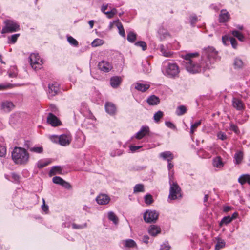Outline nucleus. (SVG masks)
Returning <instances> with one entry per match:
<instances>
[{"label":"nucleus","instance_id":"obj_1","mask_svg":"<svg viewBox=\"0 0 250 250\" xmlns=\"http://www.w3.org/2000/svg\"><path fill=\"white\" fill-rule=\"evenodd\" d=\"M182 56L187 71L191 74H196L200 73L202 68L204 70L209 69L217 59L218 52L213 47L204 48L200 63L198 62L199 54L197 52L187 53Z\"/></svg>","mask_w":250,"mask_h":250},{"label":"nucleus","instance_id":"obj_2","mask_svg":"<svg viewBox=\"0 0 250 250\" xmlns=\"http://www.w3.org/2000/svg\"><path fill=\"white\" fill-rule=\"evenodd\" d=\"M12 159L17 165H26L29 161V154L22 147H15L12 152Z\"/></svg>","mask_w":250,"mask_h":250},{"label":"nucleus","instance_id":"obj_3","mask_svg":"<svg viewBox=\"0 0 250 250\" xmlns=\"http://www.w3.org/2000/svg\"><path fill=\"white\" fill-rule=\"evenodd\" d=\"M169 194L168 199L176 200L182 198L181 189L179 185L176 182L171 183L170 181Z\"/></svg>","mask_w":250,"mask_h":250},{"label":"nucleus","instance_id":"obj_4","mask_svg":"<svg viewBox=\"0 0 250 250\" xmlns=\"http://www.w3.org/2000/svg\"><path fill=\"white\" fill-rule=\"evenodd\" d=\"M4 26L3 27L1 33H12L16 32L20 29V26L14 21L6 20L4 21Z\"/></svg>","mask_w":250,"mask_h":250},{"label":"nucleus","instance_id":"obj_5","mask_svg":"<svg viewBox=\"0 0 250 250\" xmlns=\"http://www.w3.org/2000/svg\"><path fill=\"white\" fill-rule=\"evenodd\" d=\"M179 68L175 63H168L166 67L164 74L171 78H175L178 76Z\"/></svg>","mask_w":250,"mask_h":250},{"label":"nucleus","instance_id":"obj_6","mask_svg":"<svg viewBox=\"0 0 250 250\" xmlns=\"http://www.w3.org/2000/svg\"><path fill=\"white\" fill-rule=\"evenodd\" d=\"M29 58L30 64L34 70H37L41 68L43 62L38 54L32 53Z\"/></svg>","mask_w":250,"mask_h":250},{"label":"nucleus","instance_id":"obj_7","mask_svg":"<svg viewBox=\"0 0 250 250\" xmlns=\"http://www.w3.org/2000/svg\"><path fill=\"white\" fill-rule=\"evenodd\" d=\"M159 215V213L155 210H147L144 213L143 218L146 223H154L157 220Z\"/></svg>","mask_w":250,"mask_h":250},{"label":"nucleus","instance_id":"obj_8","mask_svg":"<svg viewBox=\"0 0 250 250\" xmlns=\"http://www.w3.org/2000/svg\"><path fill=\"white\" fill-rule=\"evenodd\" d=\"M52 141L56 142L58 140L59 143L63 146H65L70 144L71 141V137L69 135L62 134L58 138L57 136L53 135L50 137Z\"/></svg>","mask_w":250,"mask_h":250},{"label":"nucleus","instance_id":"obj_9","mask_svg":"<svg viewBox=\"0 0 250 250\" xmlns=\"http://www.w3.org/2000/svg\"><path fill=\"white\" fill-rule=\"evenodd\" d=\"M47 122L53 126H57L61 125V122L59 119L51 113L48 114Z\"/></svg>","mask_w":250,"mask_h":250},{"label":"nucleus","instance_id":"obj_10","mask_svg":"<svg viewBox=\"0 0 250 250\" xmlns=\"http://www.w3.org/2000/svg\"><path fill=\"white\" fill-rule=\"evenodd\" d=\"M98 66L100 70L104 72H108L113 68L112 64L105 61H102L99 62Z\"/></svg>","mask_w":250,"mask_h":250},{"label":"nucleus","instance_id":"obj_11","mask_svg":"<svg viewBox=\"0 0 250 250\" xmlns=\"http://www.w3.org/2000/svg\"><path fill=\"white\" fill-rule=\"evenodd\" d=\"M105 109L109 115L113 116L116 114L117 112L116 106L112 102H106L105 104Z\"/></svg>","mask_w":250,"mask_h":250},{"label":"nucleus","instance_id":"obj_12","mask_svg":"<svg viewBox=\"0 0 250 250\" xmlns=\"http://www.w3.org/2000/svg\"><path fill=\"white\" fill-rule=\"evenodd\" d=\"M59 91V85L57 83L48 84V94L49 97H53L57 94Z\"/></svg>","mask_w":250,"mask_h":250},{"label":"nucleus","instance_id":"obj_13","mask_svg":"<svg viewBox=\"0 0 250 250\" xmlns=\"http://www.w3.org/2000/svg\"><path fill=\"white\" fill-rule=\"evenodd\" d=\"M1 109L6 112L11 111L15 107L13 103L10 101H5L1 104Z\"/></svg>","mask_w":250,"mask_h":250},{"label":"nucleus","instance_id":"obj_14","mask_svg":"<svg viewBox=\"0 0 250 250\" xmlns=\"http://www.w3.org/2000/svg\"><path fill=\"white\" fill-rule=\"evenodd\" d=\"M232 103L233 107L236 108L237 110H242L245 108L244 103L238 98H233Z\"/></svg>","mask_w":250,"mask_h":250},{"label":"nucleus","instance_id":"obj_15","mask_svg":"<svg viewBox=\"0 0 250 250\" xmlns=\"http://www.w3.org/2000/svg\"><path fill=\"white\" fill-rule=\"evenodd\" d=\"M149 132V127L147 126H143L141 127L140 130L136 134L135 138L137 139H141L148 134Z\"/></svg>","mask_w":250,"mask_h":250},{"label":"nucleus","instance_id":"obj_16","mask_svg":"<svg viewBox=\"0 0 250 250\" xmlns=\"http://www.w3.org/2000/svg\"><path fill=\"white\" fill-rule=\"evenodd\" d=\"M98 204L100 205H105L109 203L110 198L105 194H100L96 198Z\"/></svg>","mask_w":250,"mask_h":250},{"label":"nucleus","instance_id":"obj_17","mask_svg":"<svg viewBox=\"0 0 250 250\" xmlns=\"http://www.w3.org/2000/svg\"><path fill=\"white\" fill-rule=\"evenodd\" d=\"M230 15L226 10H222L219 15V21L220 22H225L229 19Z\"/></svg>","mask_w":250,"mask_h":250},{"label":"nucleus","instance_id":"obj_18","mask_svg":"<svg viewBox=\"0 0 250 250\" xmlns=\"http://www.w3.org/2000/svg\"><path fill=\"white\" fill-rule=\"evenodd\" d=\"M146 102L150 105H156L160 103V100L158 97L152 95L147 98Z\"/></svg>","mask_w":250,"mask_h":250},{"label":"nucleus","instance_id":"obj_19","mask_svg":"<svg viewBox=\"0 0 250 250\" xmlns=\"http://www.w3.org/2000/svg\"><path fill=\"white\" fill-rule=\"evenodd\" d=\"M122 79L119 76H114L110 79V84L113 88H116L121 84Z\"/></svg>","mask_w":250,"mask_h":250},{"label":"nucleus","instance_id":"obj_20","mask_svg":"<svg viewBox=\"0 0 250 250\" xmlns=\"http://www.w3.org/2000/svg\"><path fill=\"white\" fill-rule=\"evenodd\" d=\"M148 232L151 235L155 236L161 232V228L154 225H151L149 228Z\"/></svg>","mask_w":250,"mask_h":250},{"label":"nucleus","instance_id":"obj_21","mask_svg":"<svg viewBox=\"0 0 250 250\" xmlns=\"http://www.w3.org/2000/svg\"><path fill=\"white\" fill-rule=\"evenodd\" d=\"M149 84H143L137 83H135V89L142 92H146L150 87Z\"/></svg>","mask_w":250,"mask_h":250},{"label":"nucleus","instance_id":"obj_22","mask_svg":"<svg viewBox=\"0 0 250 250\" xmlns=\"http://www.w3.org/2000/svg\"><path fill=\"white\" fill-rule=\"evenodd\" d=\"M160 157L164 160H167V162L171 161L174 158L173 154L169 151L161 153L160 154Z\"/></svg>","mask_w":250,"mask_h":250},{"label":"nucleus","instance_id":"obj_23","mask_svg":"<svg viewBox=\"0 0 250 250\" xmlns=\"http://www.w3.org/2000/svg\"><path fill=\"white\" fill-rule=\"evenodd\" d=\"M62 168L61 166H56L53 167L49 171V175L52 176L55 175L57 174H62Z\"/></svg>","mask_w":250,"mask_h":250},{"label":"nucleus","instance_id":"obj_24","mask_svg":"<svg viewBox=\"0 0 250 250\" xmlns=\"http://www.w3.org/2000/svg\"><path fill=\"white\" fill-rule=\"evenodd\" d=\"M238 182L241 185H244L247 183L250 185V175L249 174L241 175L238 179Z\"/></svg>","mask_w":250,"mask_h":250},{"label":"nucleus","instance_id":"obj_25","mask_svg":"<svg viewBox=\"0 0 250 250\" xmlns=\"http://www.w3.org/2000/svg\"><path fill=\"white\" fill-rule=\"evenodd\" d=\"M235 163L239 164L241 163L243 158V153L242 151H237L234 155V157Z\"/></svg>","mask_w":250,"mask_h":250},{"label":"nucleus","instance_id":"obj_26","mask_svg":"<svg viewBox=\"0 0 250 250\" xmlns=\"http://www.w3.org/2000/svg\"><path fill=\"white\" fill-rule=\"evenodd\" d=\"M187 111V109L185 106L180 105L177 107L175 113L178 116H182L185 114Z\"/></svg>","mask_w":250,"mask_h":250},{"label":"nucleus","instance_id":"obj_27","mask_svg":"<svg viewBox=\"0 0 250 250\" xmlns=\"http://www.w3.org/2000/svg\"><path fill=\"white\" fill-rule=\"evenodd\" d=\"M213 165L216 167H221L223 166V163L222 161L221 158L217 156L213 159Z\"/></svg>","mask_w":250,"mask_h":250},{"label":"nucleus","instance_id":"obj_28","mask_svg":"<svg viewBox=\"0 0 250 250\" xmlns=\"http://www.w3.org/2000/svg\"><path fill=\"white\" fill-rule=\"evenodd\" d=\"M161 52L163 55L166 57H172L173 53L169 50H167L164 45H161L160 47Z\"/></svg>","mask_w":250,"mask_h":250},{"label":"nucleus","instance_id":"obj_29","mask_svg":"<svg viewBox=\"0 0 250 250\" xmlns=\"http://www.w3.org/2000/svg\"><path fill=\"white\" fill-rule=\"evenodd\" d=\"M29 151L35 153H42L43 152V149L42 146H34L29 147L28 146H27Z\"/></svg>","mask_w":250,"mask_h":250},{"label":"nucleus","instance_id":"obj_30","mask_svg":"<svg viewBox=\"0 0 250 250\" xmlns=\"http://www.w3.org/2000/svg\"><path fill=\"white\" fill-rule=\"evenodd\" d=\"M217 242L215 245V250H219L225 246V242L220 238H217Z\"/></svg>","mask_w":250,"mask_h":250},{"label":"nucleus","instance_id":"obj_31","mask_svg":"<svg viewBox=\"0 0 250 250\" xmlns=\"http://www.w3.org/2000/svg\"><path fill=\"white\" fill-rule=\"evenodd\" d=\"M145 189H144V185L142 184H136L134 187L133 188V192L134 193L141 192H144Z\"/></svg>","mask_w":250,"mask_h":250},{"label":"nucleus","instance_id":"obj_32","mask_svg":"<svg viewBox=\"0 0 250 250\" xmlns=\"http://www.w3.org/2000/svg\"><path fill=\"white\" fill-rule=\"evenodd\" d=\"M116 26L119 29V34L123 37L125 38V33L124 29L123 26L121 22L118 21L117 22Z\"/></svg>","mask_w":250,"mask_h":250},{"label":"nucleus","instance_id":"obj_33","mask_svg":"<svg viewBox=\"0 0 250 250\" xmlns=\"http://www.w3.org/2000/svg\"><path fill=\"white\" fill-rule=\"evenodd\" d=\"M164 113L161 111H158L156 112L153 116L155 122L158 123L160 121V119L163 117Z\"/></svg>","mask_w":250,"mask_h":250},{"label":"nucleus","instance_id":"obj_34","mask_svg":"<svg viewBox=\"0 0 250 250\" xmlns=\"http://www.w3.org/2000/svg\"><path fill=\"white\" fill-rule=\"evenodd\" d=\"M136 39V34L132 32L129 31L127 36V40L130 42H134Z\"/></svg>","mask_w":250,"mask_h":250},{"label":"nucleus","instance_id":"obj_35","mask_svg":"<svg viewBox=\"0 0 250 250\" xmlns=\"http://www.w3.org/2000/svg\"><path fill=\"white\" fill-rule=\"evenodd\" d=\"M232 34L235 37H236L239 41H240L241 42H243L244 41L245 37L239 31H237V30H234L232 32Z\"/></svg>","mask_w":250,"mask_h":250},{"label":"nucleus","instance_id":"obj_36","mask_svg":"<svg viewBox=\"0 0 250 250\" xmlns=\"http://www.w3.org/2000/svg\"><path fill=\"white\" fill-rule=\"evenodd\" d=\"M125 246L127 248H133L136 246L135 242L132 239L126 240L124 242Z\"/></svg>","mask_w":250,"mask_h":250},{"label":"nucleus","instance_id":"obj_37","mask_svg":"<svg viewBox=\"0 0 250 250\" xmlns=\"http://www.w3.org/2000/svg\"><path fill=\"white\" fill-rule=\"evenodd\" d=\"M108 219L113 221L115 224H117L118 223V218L115 213L113 212H109L108 214Z\"/></svg>","mask_w":250,"mask_h":250},{"label":"nucleus","instance_id":"obj_38","mask_svg":"<svg viewBox=\"0 0 250 250\" xmlns=\"http://www.w3.org/2000/svg\"><path fill=\"white\" fill-rule=\"evenodd\" d=\"M201 124V120L198 121L191 125L190 133L193 134L196 128Z\"/></svg>","mask_w":250,"mask_h":250},{"label":"nucleus","instance_id":"obj_39","mask_svg":"<svg viewBox=\"0 0 250 250\" xmlns=\"http://www.w3.org/2000/svg\"><path fill=\"white\" fill-rule=\"evenodd\" d=\"M104 41L103 40L100 39H96L92 42L91 45L92 47H97L102 45Z\"/></svg>","mask_w":250,"mask_h":250},{"label":"nucleus","instance_id":"obj_40","mask_svg":"<svg viewBox=\"0 0 250 250\" xmlns=\"http://www.w3.org/2000/svg\"><path fill=\"white\" fill-rule=\"evenodd\" d=\"M145 203L147 205H150L153 202L152 196L150 194L146 195L144 197Z\"/></svg>","mask_w":250,"mask_h":250},{"label":"nucleus","instance_id":"obj_41","mask_svg":"<svg viewBox=\"0 0 250 250\" xmlns=\"http://www.w3.org/2000/svg\"><path fill=\"white\" fill-rule=\"evenodd\" d=\"M50 162L51 161L50 160H47L45 161H40L37 163V166L39 168H42L49 165Z\"/></svg>","mask_w":250,"mask_h":250},{"label":"nucleus","instance_id":"obj_42","mask_svg":"<svg viewBox=\"0 0 250 250\" xmlns=\"http://www.w3.org/2000/svg\"><path fill=\"white\" fill-rule=\"evenodd\" d=\"M67 41L71 45L77 47L79 45L78 42L71 36L67 37Z\"/></svg>","mask_w":250,"mask_h":250},{"label":"nucleus","instance_id":"obj_43","mask_svg":"<svg viewBox=\"0 0 250 250\" xmlns=\"http://www.w3.org/2000/svg\"><path fill=\"white\" fill-rule=\"evenodd\" d=\"M232 221V218H231L229 216L224 217L221 220L220 225L225 224L227 225L229 223H230Z\"/></svg>","mask_w":250,"mask_h":250},{"label":"nucleus","instance_id":"obj_44","mask_svg":"<svg viewBox=\"0 0 250 250\" xmlns=\"http://www.w3.org/2000/svg\"><path fill=\"white\" fill-rule=\"evenodd\" d=\"M135 45L137 46L140 47L143 50H146L147 49V45L144 41H139L135 42Z\"/></svg>","mask_w":250,"mask_h":250},{"label":"nucleus","instance_id":"obj_45","mask_svg":"<svg viewBox=\"0 0 250 250\" xmlns=\"http://www.w3.org/2000/svg\"><path fill=\"white\" fill-rule=\"evenodd\" d=\"M87 227V223H85L81 225H78L76 223H73L72 224V227L73 229H83V228H85Z\"/></svg>","mask_w":250,"mask_h":250},{"label":"nucleus","instance_id":"obj_46","mask_svg":"<svg viewBox=\"0 0 250 250\" xmlns=\"http://www.w3.org/2000/svg\"><path fill=\"white\" fill-rule=\"evenodd\" d=\"M53 182L55 184L61 185L64 182V180L59 176H55L52 179Z\"/></svg>","mask_w":250,"mask_h":250},{"label":"nucleus","instance_id":"obj_47","mask_svg":"<svg viewBox=\"0 0 250 250\" xmlns=\"http://www.w3.org/2000/svg\"><path fill=\"white\" fill-rule=\"evenodd\" d=\"M234 65L236 68H241L243 66V62L241 60L236 59L234 61Z\"/></svg>","mask_w":250,"mask_h":250},{"label":"nucleus","instance_id":"obj_48","mask_svg":"<svg viewBox=\"0 0 250 250\" xmlns=\"http://www.w3.org/2000/svg\"><path fill=\"white\" fill-rule=\"evenodd\" d=\"M20 34H15L11 35L8 39L9 40V42L14 43L17 40L18 38L19 37Z\"/></svg>","mask_w":250,"mask_h":250},{"label":"nucleus","instance_id":"obj_49","mask_svg":"<svg viewBox=\"0 0 250 250\" xmlns=\"http://www.w3.org/2000/svg\"><path fill=\"white\" fill-rule=\"evenodd\" d=\"M12 181L18 183L20 182V176L15 172L11 173Z\"/></svg>","mask_w":250,"mask_h":250},{"label":"nucleus","instance_id":"obj_50","mask_svg":"<svg viewBox=\"0 0 250 250\" xmlns=\"http://www.w3.org/2000/svg\"><path fill=\"white\" fill-rule=\"evenodd\" d=\"M6 153V147L2 144H0V157H4Z\"/></svg>","mask_w":250,"mask_h":250},{"label":"nucleus","instance_id":"obj_51","mask_svg":"<svg viewBox=\"0 0 250 250\" xmlns=\"http://www.w3.org/2000/svg\"><path fill=\"white\" fill-rule=\"evenodd\" d=\"M117 13V10L115 8H113L110 11H107L105 13V14L107 15L108 18H112Z\"/></svg>","mask_w":250,"mask_h":250},{"label":"nucleus","instance_id":"obj_52","mask_svg":"<svg viewBox=\"0 0 250 250\" xmlns=\"http://www.w3.org/2000/svg\"><path fill=\"white\" fill-rule=\"evenodd\" d=\"M190 23L192 26H194L197 21V17L195 15H192L190 17Z\"/></svg>","mask_w":250,"mask_h":250},{"label":"nucleus","instance_id":"obj_53","mask_svg":"<svg viewBox=\"0 0 250 250\" xmlns=\"http://www.w3.org/2000/svg\"><path fill=\"white\" fill-rule=\"evenodd\" d=\"M229 41L230 42L232 47L234 49H236L237 46V42L236 40L233 37H230Z\"/></svg>","mask_w":250,"mask_h":250},{"label":"nucleus","instance_id":"obj_54","mask_svg":"<svg viewBox=\"0 0 250 250\" xmlns=\"http://www.w3.org/2000/svg\"><path fill=\"white\" fill-rule=\"evenodd\" d=\"M170 248L171 247L168 242H167L161 245V248L159 250H169Z\"/></svg>","mask_w":250,"mask_h":250},{"label":"nucleus","instance_id":"obj_55","mask_svg":"<svg viewBox=\"0 0 250 250\" xmlns=\"http://www.w3.org/2000/svg\"><path fill=\"white\" fill-rule=\"evenodd\" d=\"M230 129L237 134L239 132V130L237 126L233 124H231L230 125Z\"/></svg>","mask_w":250,"mask_h":250},{"label":"nucleus","instance_id":"obj_56","mask_svg":"<svg viewBox=\"0 0 250 250\" xmlns=\"http://www.w3.org/2000/svg\"><path fill=\"white\" fill-rule=\"evenodd\" d=\"M13 87V85L10 83L4 84H0V90L6 89L7 88H10Z\"/></svg>","mask_w":250,"mask_h":250},{"label":"nucleus","instance_id":"obj_57","mask_svg":"<svg viewBox=\"0 0 250 250\" xmlns=\"http://www.w3.org/2000/svg\"><path fill=\"white\" fill-rule=\"evenodd\" d=\"M42 209L46 213H47L48 211V206L45 204V200L43 198L42 199Z\"/></svg>","mask_w":250,"mask_h":250},{"label":"nucleus","instance_id":"obj_58","mask_svg":"<svg viewBox=\"0 0 250 250\" xmlns=\"http://www.w3.org/2000/svg\"><path fill=\"white\" fill-rule=\"evenodd\" d=\"M165 125L167 127L171 129H176V126L170 121H166L165 122Z\"/></svg>","mask_w":250,"mask_h":250},{"label":"nucleus","instance_id":"obj_59","mask_svg":"<svg viewBox=\"0 0 250 250\" xmlns=\"http://www.w3.org/2000/svg\"><path fill=\"white\" fill-rule=\"evenodd\" d=\"M141 147H142L141 146H129V149L132 152H134Z\"/></svg>","mask_w":250,"mask_h":250},{"label":"nucleus","instance_id":"obj_60","mask_svg":"<svg viewBox=\"0 0 250 250\" xmlns=\"http://www.w3.org/2000/svg\"><path fill=\"white\" fill-rule=\"evenodd\" d=\"M218 137L219 139H220L222 140H224L226 139V138H227V136H226V134L222 132H220L219 133H218Z\"/></svg>","mask_w":250,"mask_h":250},{"label":"nucleus","instance_id":"obj_61","mask_svg":"<svg viewBox=\"0 0 250 250\" xmlns=\"http://www.w3.org/2000/svg\"><path fill=\"white\" fill-rule=\"evenodd\" d=\"M61 185L67 189H70L71 188L70 184L64 180V182H63L62 184Z\"/></svg>","mask_w":250,"mask_h":250},{"label":"nucleus","instance_id":"obj_62","mask_svg":"<svg viewBox=\"0 0 250 250\" xmlns=\"http://www.w3.org/2000/svg\"><path fill=\"white\" fill-rule=\"evenodd\" d=\"M222 42L223 43L225 44V45H227V42H229V37L228 36H224L222 37Z\"/></svg>","mask_w":250,"mask_h":250},{"label":"nucleus","instance_id":"obj_63","mask_svg":"<svg viewBox=\"0 0 250 250\" xmlns=\"http://www.w3.org/2000/svg\"><path fill=\"white\" fill-rule=\"evenodd\" d=\"M149 237L147 236V235H144L143 238H142V241L146 243V244H147L148 243V240H149Z\"/></svg>","mask_w":250,"mask_h":250},{"label":"nucleus","instance_id":"obj_64","mask_svg":"<svg viewBox=\"0 0 250 250\" xmlns=\"http://www.w3.org/2000/svg\"><path fill=\"white\" fill-rule=\"evenodd\" d=\"M242 97L245 99H247L250 101V92H248L247 93V95L245 96L244 94L242 95Z\"/></svg>","mask_w":250,"mask_h":250}]
</instances>
